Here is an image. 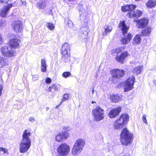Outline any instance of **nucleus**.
<instances>
[{
	"label": "nucleus",
	"instance_id": "8fccbe9b",
	"mask_svg": "<svg viewBox=\"0 0 156 156\" xmlns=\"http://www.w3.org/2000/svg\"><path fill=\"white\" fill-rule=\"evenodd\" d=\"M153 83H154V84H155V85H156V80H154V81H153Z\"/></svg>",
	"mask_w": 156,
	"mask_h": 156
},
{
	"label": "nucleus",
	"instance_id": "39448f33",
	"mask_svg": "<svg viewBox=\"0 0 156 156\" xmlns=\"http://www.w3.org/2000/svg\"><path fill=\"white\" fill-rule=\"evenodd\" d=\"M92 114L94 120L96 121L102 120L105 117L104 111L98 106L93 110Z\"/></svg>",
	"mask_w": 156,
	"mask_h": 156
},
{
	"label": "nucleus",
	"instance_id": "37998d69",
	"mask_svg": "<svg viewBox=\"0 0 156 156\" xmlns=\"http://www.w3.org/2000/svg\"><path fill=\"white\" fill-rule=\"evenodd\" d=\"M39 77L37 75H34L33 76L32 80L33 81H36L38 80Z\"/></svg>",
	"mask_w": 156,
	"mask_h": 156
},
{
	"label": "nucleus",
	"instance_id": "864d4df0",
	"mask_svg": "<svg viewBox=\"0 0 156 156\" xmlns=\"http://www.w3.org/2000/svg\"><path fill=\"white\" fill-rule=\"evenodd\" d=\"M25 3H26L25 2H23V5H24V4H25Z\"/></svg>",
	"mask_w": 156,
	"mask_h": 156
},
{
	"label": "nucleus",
	"instance_id": "c756f323",
	"mask_svg": "<svg viewBox=\"0 0 156 156\" xmlns=\"http://www.w3.org/2000/svg\"><path fill=\"white\" fill-rule=\"evenodd\" d=\"M65 22L67 26L70 28H73L74 27V24L69 19L65 20Z\"/></svg>",
	"mask_w": 156,
	"mask_h": 156
},
{
	"label": "nucleus",
	"instance_id": "0eeeda50",
	"mask_svg": "<svg viewBox=\"0 0 156 156\" xmlns=\"http://www.w3.org/2000/svg\"><path fill=\"white\" fill-rule=\"evenodd\" d=\"M70 149L69 146L66 144H62L59 145L57 148V152L61 156H66L69 154Z\"/></svg>",
	"mask_w": 156,
	"mask_h": 156
},
{
	"label": "nucleus",
	"instance_id": "c03bdc74",
	"mask_svg": "<svg viewBox=\"0 0 156 156\" xmlns=\"http://www.w3.org/2000/svg\"><path fill=\"white\" fill-rule=\"evenodd\" d=\"M51 82V79L49 78H47L46 79L45 82L46 83H50Z\"/></svg>",
	"mask_w": 156,
	"mask_h": 156
},
{
	"label": "nucleus",
	"instance_id": "09e8293b",
	"mask_svg": "<svg viewBox=\"0 0 156 156\" xmlns=\"http://www.w3.org/2000/svg\"><path fill=\"white\" fill-rule=\"evenodd\" d=\"M8 1L9 0H0V2L2 3L5 2L7 3Z\"/></svg>",
	"mask_w": 156,
	"mask_h": 156
},
{
	"label": "nucleus",
	"instance_id": "cd10ccee",
	"mask_svg": "<svg viewBox=\"0 0 156 156\" xmlns=\"http://www.w3.org/2000/svg\"><path fill=\"white\" fill-rule=\"evenodd\" d=\"M141 41V35L140 34H137L136 36L133 39V43L139 44Z\"/></svg>",
	"mask_w": 156,
	"mask_h": 156
},
{
	"label": "nucleus",
	"instance_id": "4be33fe9",
	"mask_svg": "<svg viewBox=\"0 0 156 156\" xmlns=\"http://www.w3.org/2000/svg\"><path fill=\"white\" fill-rule=\"evenodd\" d=\"M62 61L67 64H69L71 63L70 53L66 55H62Z\"/></svg>",
	"mask_w": 156,
	"mask_h": 156
},
{
	"label": "nucleus",
	"instance_id": "5701e85b",
	"mask_svg": "<svg viewBox=\"0 0 156 156\" xmlns=\"http://www.w3.org/2000/svg\"><path fill=\"white\" fill-rule=\"evenodd\" d=\"M112 27L111 26L105 25L104 27V30L102 32V35L103 36H105L109 34L112 31Z\"/></svg>",
	"mask_w": 156,
	"mask_h": 156
},
{
	"label": "nucleus",
	"instance_id": "4c0bfd02",
	"mask_svg": "<svg viewBox=\"0 0 156 156\" xmlns=\"http://www.w3.org/2000/svg\"><path fill=\"white\" fill-rule=\"evenodd\" d=\"M71 76V73L69 72H64L62 74V77L65 78H66L68 77H70Z\"/></svg>",
	"mask_w": 156,
	"mask_h": 156
},
{
	"label": "nucleus",
	"instance_id": "ddd939ff",
	"mask_svg": "<svg viewBox=\"0 0 156 156\" xmlns=\"http://www.w3.org/2000/svg\"><path fill=\"white\" fill-rule=\"evenodd\" d=\"M121 110V108L120 107L112 109L109 112L108 114V116L111 118H115L119 114Z\"/></svg>",
	"mask_w": 156,
	"mask_h": 156
},
{
	"label": "nucleus",
	"instance_id": "f3484780",
	"mask_svg": "<svg viewBox=\"0 0 156 156\" xmlns=\"http://www.w3.org/2000/svg\"><path fill=\"white\" fill-rule=\"evenodd\" d=\"M148 20L147 19L143 18L137 21L136 26L138 28H144L147 26L148 23Z\"/></svg>",
	"mask_w": 156,
	"mask_h": 156
},
{
	"label": "nucleus",
	"instance_id": "9d476101",
	"mask_svg": "<svg viewBox=\"0 0 156 156\" xmlns=\"http://www.w3.org/2000/svg\"><path fill=\"white\" fill-rule=\"evenodd\" d=\"M69 133L68 132L61 131L55 135V140L59 142L64 139H66L69 136Z\"/></svg>",
	"mask_w": 156,
	"mask_h": 156
},
{
	"label": "nucleus",
	"instance_id": "de8ad7c7",
	"mask_svg": "<svg viewBox=\"0 0 156 156\" xmlns=\"http://www.w3.org/2000/svg\"><path fill=\"white\" fill-rule=\"evenodd\" d=\"M3 88V86L2 85L0 86V96L1 95L2 92V89Z\"/></svg>",
	"mask_w": 156,
	"mask_h": 156
},
{
	"label": "nucleus",
	"instance_id": "1a4fd4ad",
	"mask_svg": "<svg viewBox=\"0 0 156 156\" xmlns=\"http://www.w3.org/2000/svg\"><path fill=\"white\" fill-rule=\"evenodd\" d=\"M124 73V71L123 70L119 69H114L112 70V80L114 83L117 81V79L123 76Z\"/></svg>",
	"mask_w": 156,
	"mask_h": 156
},
{
	"label": "nucleus",
	"instance_id": "ea45409f",
	"mask_svg": "<svg viewBox=\"0 0 156 156\" xmlns=\"http://www.w3.org/2000/svg\"><path fill=\"white\" fill-rule=\"evenodd\" d=\"M77 8L79 10V12L80 15H81V14H83L84 13V10L83 8L82 5H78Z\"/></svg>",
	"mask_w": 156,
	"mask_h": 156
},
{
	"label": "nucleus",
	"instance_id": "4468645a",
	"mask_svg": "<svg viewBox=\"0 0 156 156\" xmlns=\"http://www.w3.org/2000/svg\"><path fill=\"white\" fill-rule=\"evenodd\" d=\"M142 14V11L138 10H136L134 11H130L127 13L126 16L130 18L134 17L138 18Z\"/></svg>",
	"mask_w": 156,
	"mask_h": 156
},
{
	"label": "nucleus",
	"instance_id": "7c9ffc66",
	"mask_svg": "<svg viewBox=\"0 0 156 156\" xmlns=\"http://www.w3.org/2000/svg\"><path fill=\"white\" fill-rule=\"evenodd\" d=\"M37 5L38 8L43 9L46 7V3L44 2H40L37 3Z\"/></svg>",
	"mask_w": 156,
	"mask_h": 156
},
{
	"label": "nucleus",
	"instance_id": "603ef678",
	"mask_svg": "<svg viewBox=\"0 0 156 156\" xmlns=\"http://www.w3.org/2000/svg\"><path fill=\"white\" fill-rule=\"evenodd\" d=\"M124 156H130L129 155V154H126V155H125Z\"/></svg>",
	"mask_w": 156,
	"mask_h": 156
},
{
	"label": "nucleus",
	"instance_id": "412c9836",
	"mask_svg": "<svg viewBox=\"0 0 156 156\" xmlns=\"http://www.w3.org/2000/svg\"><path fill=\"white\" fill-rule=\"evenodd\" d=\"M136 6L134 5H130L123 6L122 7L121 9L122 12H126L128 11H132L135 9Z\"/></svg>",
	"mask_w": 156,
	"mask_h": 156
},
{
	"label": "nucleus",
	"instance_id": "9b49d317",
	"mask_svg": "<svg viewBox=\"0 0 156 156\" xmlns=\"http://www.w3.org/2000/svg\"><path fill=\"white\" fill-rule=\"evenodd\" d=\"M14 30L16 32H21L23 30L22 24L21 21H15L12 25Z\"/></svg>",
	"mask_w": 156,
	"mask_h": 156
},
{
	"label": "nucleus",
	"instance_id": "b1692460",
	"mask_svg": "<svg viewBox=\"0 0 156 156\" xmlns=\"http://www.w3.org/2000/svg\"><path fill=\"white\" fill-rule=\"evenodd\" d=\"M146 5L148 8L154 7L156 5V0H148L146 3Z\"/></svg>",
	"mask_w": 156,
	"mask_h": 156
},
{
	"label": "nucleus",
	"instance_id": "20e7f679",
	"mask_svg": "<svg viewBox=\"0 0 156 156\" xmlns=\"http://www.w3.org/2000/svg\"><path fill=\"white\" fill-rule=\"evenodd\" d=\"M129 116L126 113L121 115L120 118L116 120L114 124V128L115 129L122 128L126 122L129 121Z\"/></svg>",
	"mask_w": 156,
	"mask_h": 156
},
{
	"label": "nucleus",
	"instance_id": "7ed1b4c3",
	"mask_svg": "<svg viewBox=\"0 0 156 156\" xmlns=\"http://www.w3.org/2000/svg\"><path fill=\"white\" fill-rule=\"evenodd\" d=\"M85 144V142L83 139L80 138L77 140L72 149V154L76 155L80 154L82 151Z\"/></svg>",
	"mask_w": 156,
	"mask_h": 156
},
{
	"label": "nucleus",
	"instance_id": "6e6552de",
	"mask_svg": "<svg viewBox=\"0 0 156 156\" xmlns=\"http://www.w3.org/2000/svg\"><path fill=\"white\" fill-rule=\"evenodd\" d=\"M135 78L133 76L129 77L125 82L124 86V91H128L131 90L133 87Z\"/></svg>",
	"mask_w": 156,
	"mask_h": 156
},
{
	"label": "nucleus",
	"instance_id": "58836bf2",
	"mask_svg": "<svg viewBox=\"0 0 156 156\" xmlns=\"http://www.w3.org/2000/svg\"><path fill=\"white\" fill-rule=\"evenodd\" d=\"M46 26L50 30H53L55 27L54 24L51 23H47Z\"/></svg>",
	"mask_w": 156,
	"mask_h": 156
},
{
	"label": "nucleus",
	"instance_id": "2eb2a0df",
	"mask_svg": "<svg viewBox=\"0 0 156 156\" xmlns=\"http://www.w3.org/2000/svg\"><path fill=\"white\" fill-rule=\"evenodd\" d=\"M20 40L16 37H14L11 39L9 43L10 47L13 48H16L19 47Z\"/></svg>",
	"mask_w": 156,
	"mask_h": 156
},
{
	"label": "nucleus",
	"instance_id": "f8f14e48",
	"mask_svg": "<svg viewBox=\"0 0 156 156\" xmlns=\"http://www.w3.org/2000/svg\"><path fill=\"white\" fill-rule=\"evenodd\" d=\"M119 27L122 31L123 35L126 34L129 28V25L126 24L125 22L124 21H121L118 26Z\"/></svg>",
	"mask_w": 156,
	"mask_h": 156
},
{
	"label": "nucleus",
	"instance_id": "a19ab883",
	"mask_svg": "<svg viewBox=\"0 0 156 156\" xmlns=\"http://www.w3.org/2000/svg\"><path fill=\"white\" fill-rule=\"evenodd\" d=\"M124 59L129 55V54L127 51H124L121 54Z\"/></svg>",
	"mask_w": 156,
	"mask_h": 156
},
{
	"label": "nucleus",
	"instance_id": "49530a36",
	"mask_svg": "<svg viewBox=\"0 0 156 156\" xmlns=\"http://www.w3.org/2000/svg\"><path fill=\"white\" fill-rule=\"evenodd\" d=\"M5 25V23L4 21H1L0 24V28H2V27Z\"/></svg>",
	"mask_w": 156,
	"mask_h": 156
},
{
	"label": "nucleus",
	"instance_id": "c9c22d12",
	"mask_svg": "<svg viewBox=\"0 0 156 156\" xmlns=\"http://www.w3.org/2000/svg\"><path fill=\"white\" fill-rule=\"evenodd\" d=\"M81 30L83 31V34L87 36L88 35L89 30L87 27H82Z\"/></svg>",
	"mask_w": 156,
	"mask_h": 156
},
{
	"label": "nucleus",
	"instance_id": "e433bc0d",
	"mask_svg": "<svg viewBox=\"0 0 156 156\" xmlns=\"http://www.w3.org/2000/svg\"><path fill=\"white\" fill-rule=\"evenodd\" d=\"M5 59L2 57H0V68H1L5 65Z\"/></svg>",
	"mask_w": 156,
	"mask_h": 156
},
{
	"label": "nucleus",
	"instance_id": "393cba45",
	"mask_svg": "<svg viewBox=\"0 0 156 156\" xmlns=\"http://www.w3.org/2000/svg\"><path fill=\"white\" fill-rule=\"evenodd\" d=\"M151 31V28L148 27L142 30V33L144 35L148 36L150 35Z\"/></svg>",
	"mask_w": 156,
	"mask_h": 156
},
{
	"label": "nucleus",
	"instance_id": "72a5a7b5",
	"mask_svg": "<svg viewBox=\"0 0 156 156\" xmlns=\"http://www.w3.org/2000/svg\"><path fill=\"white\" fill-rule=\"evenodd\" d=\"M125 48V46H122L117 48L114 50L115 51L116 53H119L121 52L122 51H123L124 50Z\"/></svg>",
	"mask_w": 156,
	"mask_h": 156
},
{
	"label": "nucleus",
	"instance_id": "2f4dec72",
	"mask_svg": "<svg viewBox=\"0 0 156 156\" xmlns=\"http://www.w3.org/2000/svg\"><path fill=\"white\" fill-rule=\"evenodd\" d=\"M69 99V96L68 94H65L63 96L62 99V100L61 101L60 103L57 106H56V108H57L58 107H59L62 104V103L64 101H67Z\"/></svg>",
	"mask_w": 156,
	"mask_h": 156
},
{
	"label": "nucleus",
	"instance_id": "a18cd8bd",
	"mask_svg": "<svg viewBox=\"0 0 156 156\" xmlns=\"http://www.w3.org/2000/svg\"><path fill=\"white\" fill-rule=\"evenodd\" d=\"M29 120L31 122H34L35 121V120L34 117H31L29 119Z\"/></svg>",
	"mask_w": 156,
	"mask_h": 156
},
{
	"label": "nucleus",
	"instance_id": "bb28decb",
	"mask_svg": "<svg viewBox=\"0 0 156 156\" xmlns=\"http://www.w3.org/2000/svg\"><path fill=\"white\" fill-rule=\"evenodd\" d=\"M41 70L42 72H45L46 71L47 65L45 59H42L41 61Z\"/></svg>",
	"mask_w": 156,
	"mask_h": 156
},
{
	"label": "nucleus",
	"instance_id": "f257e3e1",
	"mask_svg": "<svg viewBox=\"0 0 156 156\" xmlns=\"http://www.w3.org/2000/svg\"><path fill=\"white\" fill-rule=\"evenodd\" d=\"M31 133L30 130L26 129L22 135V139L21 140L19 145L20 152L24 153L27 152L30 148L31 145V140L30 136Z\"/></svg>",
	"mask_w": 156,
	"mask_h": 156
},
{
	"label": "nucleus",
	"instance_id": "a211bd4d",
	"mask_svg": "<svg viewBox=\"0 0 156 156\" xmlns=\"http://www.w3.org/2000/svg\"><path fill=\"white\" fill-rule=\"evenodd\" d=\"M61 51L62 55L70 53V47L68 44L65 43L62 45Z\"/></svg>",
	"mask_w": 156,
	"mask_h": 156
},
{
	"label": "nucleus",
	"instance_id": "c85d7f7f",
	"mask_svg": "<svg viewBox=\"0 0 156 156\" xmlns=\"http://www.w3.org/2000/svg\"><path fill=\"white\" fill-rule=\"evenodd\" d=\"M58 88L59 87L58 85L54 84L49 87L48 90L49 91L52 92L54 91L57 90Z\"/></svg>",
	"mask_w": 156,
	"mask_h": 156
},
{
	"label": "nucleus",
	"instance_id": "f03ea898",
	"mask_svg": "<svg viewBox=\"0 0 156 156\" xmlns=\"http://www.w3.org/2000/svg\"><path fill=\"white\" fill-rule=\"evenodd\" d=\"M133 137V134L130 133L126 128H124L120 134V142L123 145L127 146L131 143Z\"/></svg>",
	"mask_w": 156,
	"mask_h": 156
},
{
	"label": "nucleus",
	"instance_id": "f704fd0d",
	"mask_svg": "<svg viewBox=\"0 0 156 156\" xmlns=\"http://www.w3.org/2000/svg\"><path fill=\"white\" fill-rule=\"evenodd\" d=\"M8 150L7 148L0 147V154H8Z\"/></svg>",
	"mask_w": 156,
	"mask_h": 156
},
{
	"label": "nucleus",
	"instance_id": "3c124183",
	"mask_svg": "<svg viewBox=\"0 0 156 156\" xmlns=\"http://www.w3.org/2000/svg\"><path fill=\"white\" fill-rule=\"evenodd\" d=\"M94 88H93V90H92V93L93 94L94 93Z\"/></svg>",
	"mask_w": 156,
	"mask_h": 156
},
{
	"label": "nucleus",
	"instance_id": "6ab92c4d",
	"mask_svg": "<svg viewBox=\"0 0 156 156\" xmlns=\"http://www.w3.org/2000/svg\"><path fill=\"white\" fill-rule=\"evenodd\" d=\"M123 96L120 94H112L110 95L112 101L114 103H117L120 101L122 98Z\"/></svg>",
	"mask_w": 156,
	"mask_h": 156
},
{
	"label": "nucleus",
	"instance_id": "aec40b11",
	"mask_svg": "<svg viewBox=\"0 0 156 156\" xmlns=\"http://www.w3.org/2000/svg\"><path fill=\"white\" fill-rule=\"evenodd\" d=\"M132 37V35L130 33L124 35V37L122 38L121 41V43L123 44H126L130 41Z\"/></svg>",
	"mask_w": 156,
	"mask_h": 156
},
{
	"label": "nucleus",
	"instance_id": "423d86ee",
	"mask_svg": "<svg viewBox=\"0 0 156 156\" xmlns=\"http://www.w3.org/2000/svg\"><path fill=\"white\" fill-rule=\"evenodd\" d=\"M0 51L2 55L6 57L14 56L15 55V51L12 50L10 46H5L0 49Z\"/></svg>",
	"mask_w": 156,
	"mask_h": 156
},
{
	"label": "nucleus",
	"instance_id": "473e14b6",
	"mask_svg": "<svg viewBox=\"0 0 156 156\" xmlns=\"http://www.w3.org/2000/svg\"><path fill=\"white\" fill-rule=\"evenodd\" d=\"M116 59L117 62L121 63H123L124 60L121 54L120 55H117L116 56Z\"/></svg>",
	"mask_w": 156,
	"mask_h": 156
},
{
	"label": "nucleus",
	"instance_id": "dca6fc26",
	"mask_svg": "<svg viewBox=\"0 0 156 156\" xmlns=\"http://www.w3.org/2000/svg\"><path fill=\"white\" fill-rule=\"evenodd\" d=\"M12 6V4H8L4 6L3 8L0 11V15L2 17H5L7 14L10 8Z\"/></svg>",
	"mask_w": 156,
	"mask_h": 156
},
{
	"label": "nucleus",
	"instance_id": "79ce46f5",
	"mask_svg": "<svg viewBox=\"0 0 156 156\" xmlns=\"http://www.w3.org/2000/svg\"><path fill=\"white\" fill-rule=\"evenodd\" d=\"M142 119L143 122L147 124V121L146 119V115H144L143 116Z\"/></svg>",
	"mask_w": 156,
	"mask_h": 156
},
{
	"label": "nucleus",
	"instance_id": "a878e982",
	"mask_svg": "<svg viewBox=\"0 0 156 156\" xmlns=\"http://www.w3.org/2000/svg\"><path fill=\"white\" fill-rule=\"evenodd\" d=\"M143 66H137L133 69V72L134 74L137 75L141 72L143 70Z\"/></svg>",
	"mask_w": 156,
	"mask_h": 156
}]
</instances>
